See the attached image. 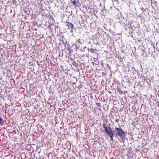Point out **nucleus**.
<instances>
[{"instance_id": "nucleus-1", "label": "nucleus", "mask_w": 159, "mask_h": 159, "mask_svg": "<svg viewBox=\"0 0 159 159\" xmlns=\"http://www.w3.org/2000/svg\"><path fill=\"white\" fill-rule=\"evenodd\" d=\"M115 130L116 131V135H118L120 137H122L124 136L125 133L121 129L116 128Z\"/></svg>"}, {"instance_id": "nucleus-2", "label": "nucleus", "mask_w": 159, "mask_h": 159, "mask_svg": "<svg viewBox=\"0 0 159 159\" xmlns=\"http://www.w3.org/2000/svg\"><path fill=\"white\" fill-rule=\"evenodd\" d=\"M105 132L107 133L109 135H113L114 134L111 128L109 127H105Z\"/></svg>"}, {"instance_id": "nucleus-3", "label": "nucleus", "mask_w": 159, "mask_h": 159, "mask_svg": "<svg viewBox=\"0 0 159 159\" xmlns=\"http://www.w3.org/2000/svg\"><path fill=\"white\" fill-rule=\"evenodd\" d=\"M68 26H70L71 28H73V25L72 24H69V25H68Z\"/></svg>"}, {"instance_id": "nucleus-4", "label": "nucleus", "mask_w": 159, "mask_h": 159, "mask_svg": "<svg viewBox=\"0 0 159 159\" xmlns=\"http://www.w3.org/2000/svg\"><path fill=\"white\" fill-rule=\"evenodd\" d=\"M113 135H109L110 137V139L112 141H113V138H112V136Z\"/></svg>"}, {"instance_id": "nucleus-5", "label": "nucleus", "mask_w": 159, "mask_h": 159, "mask_svg": "<svg viewBox=\"0 0 159 159\" xmlns=\"http://www.w3.org/2000/svg\"><path fill=\"white\" fill-rule=\"evenodd\" d=\"M72 3H73V4L75 5H76L77 4L76 2L75 1H73L72 2Z\"/></svg>"}, {"instance_id": "nucleus-6", "label": "nucleus", "mask_w": 159, "mask_h": 159, "mask_svg": "<svg viewBox=\"0 0 159 159\" xmlns=\"http://www.w3.org/2000/svg\"><path fill=\"white\" fill-rule=\"evenodd\" d=\"M2 122V120L0 118V122L1 123Z\"/></svg>"}]
</instances>
